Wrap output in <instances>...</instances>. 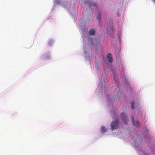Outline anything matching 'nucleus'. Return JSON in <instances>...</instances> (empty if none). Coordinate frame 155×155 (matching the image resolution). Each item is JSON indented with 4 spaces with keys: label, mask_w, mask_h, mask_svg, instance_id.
<instances>
[{
    "label": "nucleus",
    "mask_w": 155,
    "mask_h": 155,
    "mask_svg": "<svg viewBox=\"0 0 155 155\" xmlns=\"http://www.w3.org/2000/svg\"><path fill=\"white\" fill-rule=\"evenodd\" d=\"M118 123L117 121L112 122L111 124V128L112 130L116 129L118 126Z\"/></svg>",
    "instance_id": "f257e3e1"
},
{
    "label": "nucleus",
    "mask_w": 155,
    "mask_h": 155,
    "mask_svg": "<svg viewBox=\"0 0 155 155\" xmlns=\"http://www.w3.org/2000/svg\"><path fill=\"white\" fill-rule=\"evenodd\" d=\"M79 26L81 28H82V29H85V24L84 22L82 20H81L79 21Z\"/></svg>",
    "instance_id": "f03ea898"
},
{
    "label": "nucleus",
    "mask_w": 155,
    "mask_h": 155,
    "mask_svg": "<svg viewBox=\"0 0 155 155\" xmlns=\"http://www.w3.org/2000/svg\"><path fill=\"white\" fill-rule=\"evenodd\" d=\"M121 117L123 123L124 124H126L127 118L125 114L124 113L122 114L121 115Z\"/></svg>",
    "instance_id": "7ed1b4c3"
},
{
    "label": "nucleus",
    "mask_w": 155,
    "mask_h": 155,
    "mask_svg": "<svg viewBox=\"0 0 155 155\" xmlns=\"http://www.w3.org/2000/svg\"><path fill=\"white\" fill-rule=\"evenodd\" d=\"M107 57L108 61L110 62L112 61V58L111 54L110 53H108L107 56Z\"/></svg>",
    "instance_id": "20e7f679"
},
{
    "label": "nucleus",
    "mask_w": 155,
    "mask_h": 155,
    "mask_svg": "<svg viewBox=\"0 0 155 155\" xmlns=\"http://www.w3.org/2000/svg\"><path fill=\"white\" fill-rule=\"evenodd\" d=\"M132 122H133V124L134 125L137 126L139 125V122L138 121H135L134 119L132 118Z\"/></svg>",
    "instance_id": "39448f33"
},
{
    "label": "nucleus",
    "mask_w": 155,
    "mask_h": 155,
    "mask_svg": "<svg viewBox=\"0 0 155 155\" xmlns=\"http://www.w3.org/2000/svg\"><path fill=\"white\" fill-rule=\"evenodd\" d=\"M95 30H91L89 31V34L91 35H94L95 34Z\"/></svg>",
    "instance_id": "423d86ee"
},
{
    "label": "nucleus",
    "mask_w": 155,
    "mask_h": 155,
    "mask_svg": "<svg viewBox=\"0 0 155 155\" xmlns=\"http://www.w3.org/2000/svg\"><path fill=\"white\" fill-rule=\"evenodd\" d=\"M106 129L104 126H102L101 127V131L103 133H104L106 131Z\"/></svg>",
    "instance_id": "0eeeda50"
},
{
    "label": "nucleus",
    "mask_w": 155,
    "mask_h": 155,
    "mask_svg": "<svg viewBox=\"0 0 155 155\" xmlns=\"http://www.w3.org/2000/svg\"><path fill=\"white\" fill-rule=\"evenodd\" d=\"M101 17V15L100 13H99L97 16V19L98 20V22H99L100 21V18Z\"/></svg>",
    "instance_id": "6e6552de"
},
{
    "label": "nucleus",
    "mask_w": 155,
    "mask_h": 155,
    "mask_svg": "<svg viewBox=\"0 0 155 155\" xmlns=\"http://www.w3.org/2000/svg\"><path fill=\"white\" fill-rule=\"evenodd\" d=\"M53 41L52 40H50L48 42V44L50 46L51 45L52 43H53Z\"/></svg>",
    "instance_id": "1a4fd4ad"
},
{
    "label": "nucleus",
    "mask_w": 155,
    "mask_h": 155,
    "mask_svg": "<svg viewBox=\"0 0 155 155\" xmlns=\"http://www.w3.org/2000/svg\"><path fill=\"white\" fill-rule=\"evenodd\" d=\"M134 102L133 101H132L131 102V108L132 110H133L134 109Z\"/></svg>",
    "instance_id": "9d476101"
},
{
    "label": "nucleus",
    "mask_w": 155,
    "mask_h": 155,
    "mask_svg": "<svg viewBox=\"0 0 155 155\" xmlns=\"http://www.w3.org/2000/svg\"><path fill=\"white\" fill-rule=\"evenodd\" d=\"M92 40V39H91V38H90V41H91V44H93V43H92V41H91V40Z\"/></svg>",
    "instance_id": "9b49d317"
},
{
    "label": "nucleus",
    "mask_w": 155,
    "mask_h": 155,
    "mask_svg": "<svg viewBox=\"0 0 155 155\" xmlns=\"http://www.w3.org/2000/svg\"><path fill=\"white\" fill-rule=\"evenodd\" d=\"M89 6L91 7V5H90V4H89Z\"/></svg>",
    "instance_id": "f8f14e48"
},
{
    "label": "nucleus",
    "mask_w": 155,
    "mask_h": 155,
    "mask_svg": "<svg viewBox=\"0 0 155 155\" xmlns=\"http://www.w3.org/2000/svg\"><path fill=\"white\" fill-rule=\"evenodd\" d=\"M153 2L155 3V0H153Z\"/></svg>",
    "instance_id": "ddd939ff"
},
{
    "label": "nucleus",
    "mask_w": 155,
    "mask_h": 155,
    "mask_svg": "<svg viewBox=\"0 0 155 155\" xmlns=\"http://www.w3.org/2000/svg\"><path fill=\"white\" fill-rule=\"evenodd\" d=\"M96 5V4H95V6Z\"/></svg>",
    "instance_id": "4468645a"
}]
</instances>
